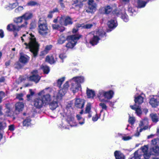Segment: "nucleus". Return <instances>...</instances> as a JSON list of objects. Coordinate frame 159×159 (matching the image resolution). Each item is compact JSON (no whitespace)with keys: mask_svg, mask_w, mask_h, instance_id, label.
Returning <instances> with one entry per match:
<instances>
[{"mask_svg":"<svg viewBox=\"0 0 159 159\" xmlns=\"http://www.w3.org/2000/svg\"><path fill=\"white\" fill-rule=\"evenodd\" d=\"M22 42H24L26 48H29L34 57L37 56L39 50V45L34 35L27 32L21 37Z\"/></svg>","mask_w":159,"mask_h":159,"instance_id":"obj_1","label":"nucleus"},{"mask_svg":"<svg viewBox=\"0 0 159 159\" xmlns=\"http://www.w3.org/2000/svg\"><path fill=\"white\" fill-rule=\"evenodd\" d=\"M114 92L110 90L106 91L103 89H99L97 93V97L99 101L101 102L99 105L103 109L107 110V107L106 104L103 103L108 102L109 100L111 99L113 96Z\"/></svg>","mask_w":159,"mask_h":159,"instance_id":"obj_2","label":"nucleus"},{"mask_svg":"<svg viewBox=\"0 0 159 159\" xmlns=\"http://www.w3.org/2000/svg\"><path fill=\"white\" fill-rule=\"evenodd\" d=\"M85 80L84 76H75L69 80L71 83L70 90L75 93L81 89V84L83 83Z\"/></svg>","mask_w":159,"mask_h":159,"instance_id":"obj_3","label":"nucleus"},{"mask_svg":"<svg viewBox=\"0 0 159 159\" xmlns=\"http://www.w3.org/2000/svg\"><path fill=\"white\" fill-rule=\"evenodd\" d=\"M105 35V32L102 30L94 32L93 34H90L89 35L91 37V38L89 40V43L92 45H96L101 38Z\"/></svg>","mask_w":159,"mask_h":159,"instance_id":"obj_4","label":"nucleus"},{"mask_svg":"<svg viewBox=\"0 0 159 159\" xmlns=\"http://www.w3.org/2000/svg\"><path fill=\"white\" fill-rule=\"evenodd\" d=\"M69 82H70L69 80L66 82L63 85V88L61 89L58 91L55 92L54 93L53 97H56L58 100H61L62 97L65 95L69 87Z\"/></svg>","mask_w":159,"mask_h":159,"instance_id":"obj_5","label":"nucleus"},{"mask_svg":"<svg viewBox=\"0 0 159 159\" xmlns=\"http://www.w3.org/2000/svg\"><path fill=\"white\" fill-rule=\"evenodd\" d=\"M81 37V35L78 34L68 36L67 40L68 43L66 44V47L69 48H72L75 45L77 40Z\"/></svg>","mask_w":159,"mask_h":159,"instance_id":"obj_6","label":"nucleus"},{"mask_svg":"<svg viewBox=\"0 0 159 159\" xmlns=\"http://www.w3.org/2000/svg\"><path fill=\"white\" fill-rule=\"evenodd\" d=\"M48 89V88H46L38 93V96L41 98L45 106L48 105L51 100V96L49 93L45 94L46 93V91Z\"/></svg>","mask_w":159,"mask_h":159,"instance_id":"obj_7","label":"nucleus"},{"mask_svg":"<svg viewBox=\"0 0 159 159\" xmlns=\"http://www.w3.org/2000/svg\"><path fill=\"white\" fill-rule=\"evenodd\" d=\"M58 18H59V23L61 25L66 26L73 23L71 18L69 16H61V17Z\"/></svg>","mask_w":159,"mask_h":159,"instance_id":"obj_8","label":"nucleus"},{"mask_svg":"<svg viewBox=\"0 0 159 159\" xmlns=\"http://www.w3.org/2000/svg\"><path fill=\"white\" fill-rule=\"evenodd\" d=\"M27 27L26 22L25 24H23L20 26L15 25L13 24H10L7 27V29L9 31H18L22 28H26Z\"/></svg>","mask_w":159,"mask_h":159,"instance_id":"obj_9","label":"nucleus"},{"mask_svg":"<svg viewBox=\"0 0 159 159\" xmlns=\"http://www.w3.org/2000/svg\"><path fill=\"white\" fill-rule=\"evenodd\" d=\"M88 4V7L86 8V11L91 13L94 12L96 9L97 5L94 0H89Z\"/></svg>","mask_w":159,"mask_h":159,"instance_id":"obj_10","label":"nucleus"},{"mask_svg":"<svg viewBox=\"0 0 159 159\" xmlns=\"http://www.w3.org/2000/svg\"><path fill=\"white\" fill-rule=\"evenodd\" d=\"M39 32L40 34L43 36H46L49 32L48 27L45 24H40L39 25Z\"/></svg>","mask_w":159,"mask_h":159,"instance_id":"obj_11","label":"nucleus"},{"mask_svg":"<svg viewBox=\"0 0 159 159\" xmlns=\"http://www.w3.org/2000/svg\"><path fill=\"white\" fill-rule=\"evenodd\" d=\"M37 71L35 70L32 72L31 75L29 77H27L28 80L32 81L37 83L39 82L40 79V77L37 74Z\"/></svg>","mask_w":159,"mask_h":159,"instance_id":"obj_12","label":"nucleus"},{"mask_svg":"<svg viewBox=\"0 0 159 159\" xmlns=\"http://www.w3.org/2000/svg\"><path fill=\"white\" fill-rule=\"evenodd\" d=\"M149 103L153 107H156L159 105V93L157 96L151 98Z\"/></svg>","mask_w":159,"mask_h":159,"instance_id":"obj_13","label":"nucleus"},{"mask_svg":"<svg viewBox=\"0 0 159 159\" xmlns=\"http://www.w3.org/2000/svg\"><path fill=\"white\" fill-rule=\"evenodd\" d=\"M34 106L38 108H40L42 107L43 106H45L41 98L39 96L34 99Z\"/></svg>","mask_w":159,"mask_h":159,"instance_id":"obj_14","label":"nucleus"},{"mask_svg":"<svg viewBox=\"0 0 159 159\" xmlns=\"http://www.w3.org/2000/svg\"><path fill=\"white\" fill-rule=\"evenodd\" d=\"M148 145H144L141 147L140 150H138L141 154L140 151H142L143 153V156L145 159H148L150 157L151 154L148 153Z\"/></svg>","mask_w":159,"mask_h":159,"instance_id":"obj_15","label":"nucleus"},{"mask_svg":"<svg viewBox=\"0 0 159 159\" xmlns=\"http://www.w3.org/2000/svg\"><path fill=\"white\" fill-rule=\"evenodd\" d=\"M84 103L85 101L84 100L79 98L76 99L75 103V105L76 107L80 108L84 107Z\"/></svg>","mask_w":159,"mask_h":159,"instance_id":"obj_16","label":"nucleus"},{"mask_svg":"<svg viewBox=\"0 0 159 159\" xmlns=\"http://www.w3.org/2000/svg\"><path fill=\"white\" fill-rule=\"evenodd\" d=\"M148 119L147 118H145L143 120L140 121L139 124V127H142L143 129V130H146L148 128Z\"/></svg>","mask_w":159,"mask_h":159,"instance_id":"obj_17","label":"nucleus"},{"mask_svg":"<svg viewBox=\"0 0 159 159\" xmlns=\"http://www.w3.org/2000/svg\"><path fill=\"white\" fill-rule=\"evenodd\" d=\"M22 16L24 20H25L23 24H25V22H26L27 25L28 23L27 20L31 19L33 17V15L31 12L28 11L25 13Z\"/></svg>","mask_w":159,"mask_h":159,"instance_id":"obj_18","label":"nucleus"},{"mask_svg":"<svg viewBox=\"0 0 159 159\" xmlns=\"http://www.w3.org/2000/svg\"><path fill=\"white\" fill-rule=\"evenodd\" d=\"M130 107L133 110L135 111V112L138 116H140L142 114V111L139 106H137L135 104L133 106H130Z\"/></svg>","mask_w":159,"mask_h":159,"instance_id":"obj_19","label":"nucleus"},{"mask_svg":"<svg viewBox=\"0 0 159 159\" xmlns=\"http://www.w3.org/2000/svg\"><path fill=\"white\" fill-rule=\"evenodd\" d=\"M30 60V57L25 54H22L21 55L19 61L23 64H25L27 63Z\"/></svg>","mask_w":159,"mask_h":159,"instance_id":"obj_20","label":"nucleus"},{"mask_svg":"<svg viewBox=\"0 0 159 159\" xmlns=\"http://www.w3.org/2000/svg\"><path fill=\"white\" fill-rule=\"evenodd\" d=\"M107 25L109 28L114 29L117 26V24L116 20H111L108 21Z\"/></svg>","mask_w":159,"mask_h":159,"instance_id":"obj_21","label":"nucleus"},{"mask_svg":"<svg viewBox=\"0 0 159 159\" xmlns=\"http://www.w3.org/2000/svg\"><path fill=\"white\" fill-rule=\"evenodd\" d=\"M87 0H79V1H75V2L72 4L73 7H75L76 9H79L82 7L83 6V4L82 2H84Z\"/></svg>","mask_w":159,"mask_h":159,"instance_id":"obj_22","label":"nucleus"},{"mask_svg":"<svg viewBox=\"0 0 159 159\" xmlns=\"http://www.w3.org/2000/svg\"><path fill=\"white\" fill-rule=\"evenodd\" d=\"M118 16H120L122 19L125 22H127L129 20V18L128 16L124 12H119V13H117Z\"/></svg>","mask_w":159,"mask_h":159,"instance_id":"obj_23","label":"nucleus"},{"mask_svg":"<svg viewBox=\"0 0 159 159\" xmlns=\"http://www.w3.org/2000/svg\"><path fill=\"white\" fill-rule=\"evenodd\" d=\"M53 97L56 98V99L57 100V101H55L54 100L53 101L50 102L49 104V105L50 109L52 110H54L58 106L57 102L60 101H58L56 99V97Z\"/></svg>","mask_w":159,"mask_h":159,"instance_id":"obj_24","label":"nucleus"},{"mask_svg":"<svg viewBox=\"0 0 159 159\" xmlns=\"http://www.w3.org/2000/svg\"><path fill=\"white\" fill-rule=\"evenodd\" d=\"M24 105L22 102L17 103L15 105L16 110V111L20 112L22 111L24 108Z\"/></svg>","mask_w":159,"mask_h":159,"instance_id":"obj_25","label":"nucleus"},{"mask_svg":"<svg viewBox=\"0 0 159 159\" xmlns=\"http://www.w3.org/2000/svg\"><path fill=\"white\" fill-rule=\"evenodd\" d=\"M114 154L116 159H125L124 155L120 151H116L114 152Z\"/></svg>","mask_w":159,"mask_h":159,"instance_id":"obj_26","label":"nucleus"},{"mask_svg":"<svg viewBox=\"0 0 159 159\" xmlns=\"http://www.w3.org/2000/svg\"><path fill=\"white\" fill-rule=\"evenodd\" d=\"M87 95L89 98H93L95 96V93L94 91L88 88L87 89L86 91Z\"/></svg>","mask_w":159,"mask_h":159,"instance_id":"obj_27","label":"nucleus"},{"mask_svg":"<svg viewBox=\"0 0 159 159\" xmlns=\"http://www.w3.org/2000/svg\"><path fill=\"white\" fill-rule=\"evenodd\" d=\"M7 110L6 111V115L7 116H11L13 115V111L10 107L9 104L6 105Z\"/></svg>","mask_w":159,"mask_h":159,"instance_id":"obj_28","label":"nucleus"},{"mask_svg":"<svg viewBox=\"0 0 159 159\" xmlns=\"http://www.w3.org/2000/svg\"><path fill=\"white\" fill-rule=\"evenodd\" d=\"M143 97L141 95L135 97L134 101L136 104H141L143 102Z\"/></svg>","mask_w":159,"mask_h":159,"instance_id":"obj_29","label":"nucleus"},{"mask_svg":"<svg viewBox=\"0 0 159 159\" xmlns=\"http://www.w3.org/2000/svg\"><path fill=\"white\" fill-rule=\"evenodd\" d=\"M18 4L17 2L9 3L6 6V8L7 9H12L15 8L18 5Z\"/></svg>","mask_w":159,"mask_h":159,"instance_id":"obj_30","label":"nucleus"},{"mask_svg":"<svg viewBox=\"0 0 159 159\" xmlns=\"http://www.w3.org/2000/svg\"><path fill=\"white\" fill-rule=\"evenodd\" d=\"M136 3L138 7L139 8L144 7L146 4L145 2L141 0H137Z\"/></svg>","mask_w":159,"mask_h":159,"instance_id":"obj_31","label":"nucleus"},{"mask_svg":"<svg viewBox=\"0 0 159 159\" xmlns=\"http://www.w3.org/2000/svg\"><path fill=\"white\" fill-rule=\"evenodd\" d=\"M52 45H49L47 46L44 49V50L42 51L41 53V55H44L47 54L48 51L52 48Z\"/></svg>","mask_w":159,"mask_h":159,"instance_id":"obj_32","label":"nucleus"},{"mask_svg":"<svg viewBox=\"0 0 159 159\" xmlns=\"http://www.w3.org/2000/svg\"><path fill=\"white\" fill-rule=\"evenodd\" d=\"M45 61L50 64H53L55 62V61L52 56H47L46 58Z\"/></svg>","mask_w":159,"mask_h":159,"instance_id":"obj_33","label":"nucleus"},{"mask_svg":"<svg viewBox=\"0 0 159 159\" xmlns=\"http://www.w3.org/2000/svg\"><path fill=\"white\" fill-rule=\"evenodd\" d=\"M52 27L53 29L61 31H63L65 30V28L64 27L62 26H60L56 24L52 25Z\"/></svg>","mask_w":159,"mask_h":159,"instance_id":"obj_34","label":"nucleus"},{"mask_svg":"<svg viewBox=\"0 0 159 159\" xmlns=\"http://www.w3.org/2000/svg\"><path fill=\"white\" fill-rule=\"evenodd\" d=\"M66 40H67V38L65 37L63 35H61L58 40V43L59 44H63L65 42Z\"/></svg>","mask_w":159,"mask_h":159,"instance_id":"obj_35","label":"nucleus"},{"mask_svg":"<svg viewBox=\"0 0 159 159\" xmlns=\"http://www.w3.org/2000/svg\"><path fill=\"white\" fill-rule=\"evenodd\" d=\"M142 155L139 151H136L134 153V156L130 159H140Z\"/></svg>","mask_w":159,"mask_h":159,"instance_id":"obj_36","label":"nucleus"},{"mask_svg":"<svg viewBox=\"0 0 159 159\" xmlns=\"http://www.w3.org/2000/svg\"><path fill=\"white\" fill-rule=\"evenodd\" d=\"M24 20L22 16H19L15 18L14 19V21L15 23L17 24L21 23Z\"/></svg>","mask_w":159,"mask_h":159,"instance_id":"obj_37","label":"nucleus"},{"mask_svg":"<svg viewBox=\"0 0 159 159\" xmlns=\"http://www.w3.org/2000/svg\"><path fill=\"white\" fill-rule=\"evenodd\" d=\"M31 120L29 118H27L24 120L23 122V125L24 126H28L31 125Z\"/></svg>","mask_w":159,"mask_h":159,"instance_id":"obj_38","label":"nucleus"},{"mask_svg":"<svg viewBox=\"0 0 159 159\" xmlns=\"http://www.w3.org/2000/svg\"><path fill=\"white\" fill-rule=\"evenodd\" d=\"M151 119L153 122H157L158 120V116L156 114H152L150 115Z\"/></svg>","mask_w":159,"mask_h":159,"instance_id":"obj_39","label":"nucleus"},{"mask_svg":"<svg viewBox=\"0 0 159 159\" xmlns=\"http://www.w3.org/2000/svg\"><path fill=\"white\" fill-rule=\"evenodd\" d=\"M76 117L78 120L79 121V123L80 125H82L84 123V119L82 118L80 115H76Z\"/></svg>","mask_w":159,"mask_h":159,"instance_id":"obj_40","label":"nucleus"},{"mask_svg":"<svg viewBox=\"0 0 159 159\" xmlns=\"http://www.w3.org/2000/svg\"><path fill=\"white\" fill-rule=\"evenodd\" d=\"M112 8L110 6H107L103 8V10L104 11L105 13L108 14L112 11Z\"/></svg>","mask_w":159,"mask_h":159,"instance_id":"obj_41","label":"nucleus"},{"mask_svg":"<svg viewBox=\"0 0 159 159\" xmlns=\"http://www.w3.org/2000/svg\"><path fill=\"white\" fill-rule=\"evenodd\" d=\"M45 74H48L49 71V67L43 65L41 66Z\"/></svg>","mask_w":159,"mask_h":159,"instance_id":"obj_42","label":"nucleus"},{"mask_svg":"<svg viewBox=\"0 0 159 159\" xmlns=\"http://www.w3.org/2000/svg\"><path fill=\"white\" fill-rule=\"evenodd\" d=\"M58 11V10L57 8H55L53 9L52 10L50 11L48 15V17L49 18H51L52 17V14L55 12Z\"/></svg>","mask_w":159,"mask_h":159,"instance_id":"obj_43","label":"nucleus"},{"mask_svg":"<svg viewBox=\"0 0 159 159\" xmlns=\"http://www.w3.org/2000/svg\"><path fill=\"white\" fill-rule=\"evenodd\" d=\"M92 26V25L91 24H87L85 25H84L83 24H78L77 26L78 27H82L83 28L89 29Z\"/></svg>","mask_w":159,"mask_h":159,"instance_id":"obj_44","label":"nucleus"},{"mask_svg":"<svg viewBox=\"0 0 159 159\" xmlns=\"http://www.w3.org/2000/svg\"><path fill=\"white\" fill-rule=\"evenodd\" d=\"M24 9L23 6H19L15 9L14 11L16 13H20Z\"/></svg>","mask_w":159,"mask_h":159,"instance_id":"obj_45","label":"nucleus"},{"mask_svg":"<svg viewBox=\"0 0 159 159\" xmlns=\"http://www.w3.org/2000/svg\"><path fill=\"white\" fill-rule=\"evenodd\" d=\"M65 79V77H62L59 79L57 81V85L59 87H60L62 84L63 82L64 81Z\"/></svg>","mask_w":159,"mask_h":159,"instance_id":"obj_46","label":"nucleus"},{"mask_svg":"<svg viewBox=\"0 0 159 159\" xmlns=\"http://www.w3.org/2000/svg\"><path fill=\"white\" fill-rule=\"evenodd\" d=\"M152 151L156 154L159 155V147L158 146H155L152 149Z\"/></svg>","mask_w":159,"mask_h":159,"instance_id":"obj_47","label":"nucleus"},{"mask_svg":"<svg viewBox=\"0 0 159 159\" xmlns=\"http://www.w3.org/2000/svg\"><path fill=\"white\" fill-rule=\"evenodd\" d=\"M143 130V129L142 127H138L137 128V132L134 134V135L136 137L139 136L140 134V133Z\"/></svg>","mask_w":159,"mask_h":159,"instance_id":"obj_48","label":"nucleus"},{"mask_svg":"<svg viewBox=\"0 0 159 159\" xmlns=\"http://www.w3.org/2000/svg\"><path fill=\"white\" fill-rule=\"evenodd\" d=\"M91 108V104L90 103H88L86 105V107L85 112L86 113H89Z\"/></svg>","mask_w":159,"mask_h":159,"instance_id":"obj_49","label":"nucleus"},{"mask_svg":"<svg viewBox=\"0 0 159 159\" xmlns=\"http://www.w3.org/2000/svg\"><path fill=\"white\" fill-rule=\"evenodd\" d=\"M37 4V3L36 2L32 1L29 2L27 4L28 6H34Z\"/></svg>","mask_w":159,"mask_h":159,"instance_id":"obj_50","label":"nucleus"},{"mask_svg":"<svg viewBox=\"0 0 159 159\" xmlns=\"http://www.w3.org/2000/svg\"><path fill=\"white\" fill-rule=\"evenodd\" d=\"M5 97V94L4 92L1 91L0 92V103H1L2 101V99Z\"/></svg>","mask_w":159,"mask_h":159,"instance_id":"obj_51","label":"nucleus"},{"mask_svg":"<svg viewBox=\"0 0 159 159\" xmlns=\"http://www.w3.org/2000/svg\"><path fill=\"white\" fill-rule=\"evenodd\" d=\"M159 142L158 139H155L152 141V144L153 145H156Z\"/></svg>","mask_w":159,"mask_h":159,"instance_id":"obj_52","label":"nucleus"},{"mask_svg":"<svg viewBox=\"0 0 159 159\" xmlns=\"http://www.w3.org/2000/svg\"><path fill=\"white\" fill-rule=\"evenodd\" d=\"M135 121L134 118L132 117H130L129 119V122L131 124H133Z\"/></svg>","mask_w":159,"mask_h":159,"instance_id":"obj_53","label":"nucleus"},{"mask_svg":"<svg viewBox=\"0 0 159 159\" xmlns=\"http://www.w3.org/2000/svg\"><path fill=\"white\" fill-rule=\"evenodd\" d=\"M25 80V77L23 76H20L18 80V83H19Z\"/></svg>","mask_w":159,"mask_h":159,"instance_id":"obj_54","label":"nucleus"},{"mask_svg":"<svg viewBox=\"0 0 159 159\" xmlns=\"http://www.w3.org/2000/svg\"><path fill=\"white\" fill-rule=\"evenodd\" d=\"M132 139V137L130 136H125L122 138V139L124 141L129 140Z\"/></svg>","mask_w":159,"mask_h":159,"instance_id":"obj_55","label":"nucleus"},{"mask_svg":"<svg viewBox=\"0 0 159 159\" xmlns=\"http://www.w3.org/2000/svg\"><path fill=\"white\" fill-rule=\"evenodd\" d=\"M14 67L16 68L19 69L21 67V64L19 62H17L14 65Z\"/></svg>","mask_w":159,"mask_h":159,"instance_id":"obj_56","label":"nucleus"},{"mask_svg":"<svg viewBox=\"0 0 159 159\" xmlns=\"http://www.w3.org/2000/svg\"><path fill=\"white\" fill-rule=\"evenodd\" d=\"M128 11L129 12L132 14H133L134 12H135V10L133 9L132 7L130 6H128Z\"/></svg>","mask_w":159,"mask_h":159,"instance_id":"obj_57","label":"nucleus"},{"mask_svg":"<svg viewBox=\"0 0 159 159\" xmlns=\"http://www.w3.org/2000/svg\"><path fill=\"white\" fill-rule=\"evenodd\" d=\"M99 118L97 114L96 113L95 115L93 116L92 118V120L93 121H97Z\"/></svg>","mask_w":159,"mask_h":159,"instance_id":"obj_58","label":"nucleus"},{"mask_svg":"<svg viewBox=\"0 0 159 159\" xmlns=\"http://www.w3.org/2000/svg\"><path fill=\"white\" fill-rule=\"evenodd\" d=\"M22 96L23 94L22 93L18 94L17 95L16 98L20 100H22Z\"/></svg>","mask_w":159,"mask_h":159,"instance_id":"obj_59","label":"nucleus"},{"mask_svg":"<svg viewBox=\"0 0 159 159\" xmlns=\"http://www.w3.org/2000/svg\"><path fill=\"white\" fill-rule=\"evenodd\" d=\"M6 126V124L5 123L0 122V129L4 128Z\"/></svg>","mask_w":159,"mask_h":159,"instance_id":"obj_60","label":"nucleus"},{"mask_svg":"<svg viewBox=\"0 0 159 159\" xmlns=\"http://www.w3.org/2000/svg\"><path fill=\"white\" fill-rule=\"evenodd\" d=\"M59 57L61 59H63L65 58L66 56L65 54H61L59 55Z\"/></svg>","mask_w":159,"mask_h":159,"instance_id":"obj_61","label":"nucleus"},{"mask_svg":"<svg viewBox=\"0 0 159 159\" xmlns=\"http://www.w3.org/2000/svg\"><path fill=\"white\" fill-rule=\"evenodd\" d=\"M14 129V126L13 125H11L9 126V130L10 131H13Z\"/></svg>","mask_w":159,"mask_h":159,"instance_id":"obj_62","label":"nucleus"},{"mask_svg":"<svg viewBox=\"0 0 159 159\" xmlns=\"http://www.w3.org/2000/svg\"><path fill=\"white\" fill-rule=\"evenodd\" d=\"M63 0H59V2L61 5V7L62 8H64L65 7V5L63 2Z\"/></svg>","mask_w":159,"mask_h":159,"instance_id":"obj_63","label":"nucleus"},{"mask_svg":"<svg viewBox=\"0 0 159 159\" xmlns=\"http://www.w3.org/2000/svg\"><path fill=\"white\" fill-rule=\"evenodd\" d=\"M74 120V118L73 117H70L69 118L68 117L67 119V120L68 121H69V124L70 125L71 124V122L72 121H73Z\"/></svg>","mask_w":159,"mask_h":159,"instance_id":"obj_64","label":"nucleus"}]
</instances>
